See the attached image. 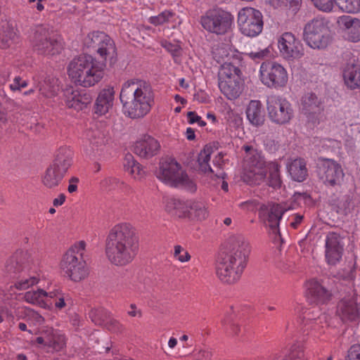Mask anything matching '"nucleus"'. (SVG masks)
I'll return each mask as SVG.
<instances>
[{
    "label": "nucleus",
    "mask_w": 360,
    "mask_h": 360,
    "mask_svg": "<svg viewBox=\"0 0 360 360\" xmlns=\"http://www.w3.org/2000/svg\"><path fill=\"white\" fill-rule=\"evenodd\" d=\"M243 149L245 153L243 181L250 184H259L266 176L264 167L265 162L261 153L252 146H244Z\"/></svg>",
    "instance_id": "11"
},
{
    "label": "nucleus",
    "mask_w": 360,
    "mask_h": 360,
    "mask_svg": "<svg viewBox=\"0 0 360 360\" xmlns=\"http://www.w3.org/2000/svg\"><path fill=\"white\" fill-rule=\"evenodd\" d=\"M146 90L148 89H150V84L148 81L138 78L134 77L127 79L122 86V90Z\"/></svg>",
    "instance_id": "38"
},
{
    "label": "nucleus",
    "mask_w": 360,
    "mask_h": 360,
    "mask_svg": "<svg viewBox=\"0 0 360 360\" xmlns=\"http://www.w3.org/2000/svg\"><path fill=\"white\" fill-rule=\"evenodd\" d=\"M288 172L295 181H302L307 176L306 163L303 159L292 160L288 165Z\"/></svg>",
    "instance_id": "32"
},
{
    "label": "nucleus",
    "mask_w": 360,
    "mask_h": 360,
    "mask_svg": "<svg viewBox=\"0 0 360 360\" xmlns=\"http://www.w3.org/2000/svg\"><path fill=\"white\" fill-rule=\"evenodd\" d=\"M319 11L330 13L333 11L336 0H311Z\"/></svg>",
    "instance_id": "48"
},
{
    "label": "nucleus",
    "mask_w": 360,
    "mask_h": 360,
    "mask_svg": "<svg viewBox=\"0 0 360 360\" xmlns=\"http://www.w3.org/2000/svg\"><path fill=\"white\" fill-rule=\"evenodd\" d=\"M344 238L335 233H330L326 238L325 257L329 265H336L342 259L344 252Z\"/></svg>",
    "instance_id": "20"
},
{
    "label": "nucleus",
    "mask_w": 360,
    "mask_h": 360,
    "mask_svg": "<svg viewBox=\"0 0 360 360\" xmlns=\"http://www.w3.org/2000/svg\"><path fill=\"white\" fill-rule=\"evenodd\" d=\"M224 96L229 100L233 101L239 96V91H224Z\"/></svg>",
    "instance_id": "63"
},
{
    "label": "nucleus",
    "mask_w": 360,
    "mask_h": 360,
    "mask_svg": "<svg viewBox=\"0 0 360 360\" xmlns=\"http://www.w3.org/2000/svg\"><path fill=\"white\" fill-rule=\"evenodd\" d=\"M113 94L112 91H101L94 107V112L98 115L106 114L112 105Z\"/></svg>",
    "instance_id": "33"
},
{
    "label": "nucleus",
    "mask_w": 360,
    "mask_h": 360,
    "mask_svg": "<svg viewBox=\"0 0 360 360\" xmlns=\"http://www.w3.org/2000/svg\"><path fill=\"white\" fill-rule=\"evenodd\" d=\"M49 302L53 304L51 309H54L56 311H62L69 308L72 304L70 295L59 288L51 289Z\"/></svg>",
    "instance_id": "28"
},
{
    "label": "nucleus",
    "mask_w": 360,
    "mask_h": 360,
    "mask_svg": "<svg viewBox=\"0 0 360 360\" xmlns=\"http://www.w3.org/2000/svg\"><path fill=\"white\" fill-rule=\"evenodd\" d=\"M103 40H108V35L103 32H92L84 39V44L96 50Z\"/></svg>",
    "instance_id": "41"
},
{
    "label": "nucleus",
    "mask_w": 360,
    "mask_h": 360,
    "mask_svg": "<svg viewBox=\"0 0 360 360\" xmlns=\"http://www.w3.org/2000/svg\"><path fill=\"white\" fill-rule=\"evenodd\" d=\"M340 22L345 28V33L348 40L352 42L360 41L359 19L345 15L340 18Z\"/></svg>",
    "instance_id": "29"
},
{
    "label": "nucleus",
    "mask_w": 360,
    "mask_h": 360,
    "mask_svg": "<svg viewBox=\"0 0 360 360\" xmlns=\"http://www.w3.org/2000/svg\"><path fill=\"white\" fill-rule=\"evenodd\" d=\"M174 257L181 263H186L191 260V256L188 252L180 245L174 247Z\"/></svg>",
    "instance_id": "47"
},
{
    "label": "nucleus",
    "mask_w": 360,
    "mask_h": 360,
    "mask_svg": "<svg viewBox=\"0 0 360 360\" xmlns=\"http://www.w3.org/2000/svg\"><path fill=\"white\" fill-rule=\"evenodd\" d=\"M345 84L350 89H360V63L353 58L346 63L342 69Z\"/></svg>",
    "instance_id": "24"
},
{
    "label": "nucleus",
    "mask_w": 360,
    "mask_h": 360,
    "mask_svg": "<svg viewBox=\"0 0 360 360\" xmlns=\"http://www.w3.org/2000/svg\"><path fill=\"white\" fill-rule=\"evenodd\" d=\"M347 360H360V345H354L350 347Z\"/></svg>",
    "instance_id": "50"
},
{
    "label": "nucleus",
    "mask_w": 360,
    "mask_h": 360,
    "mask_svg": "<svg viewBox=\"0 0 360 360\" xmlns=\"http://www.w3.org/2000/svg\"><path fill=\"white\" fill-rule=\"evenodd\" d=\"M304 295L307 299L316 303L326 302L330 297L329 292L316 280L308 281L304 285Z\"/></svg>",
    "instance_id": "25"
},
{
    "label": "nucleus",
    "mask_w": 360,
    "mask_h": 360,
    "mask_svg": "<svg viewBox=\"0 0 360 360\" xmlns=\"http://www.w3.org/2000/svg\"><path fill=\"white\" fill-rule=\"evenodd\" d=\"M11 74L10 69L6 66H0V84H4Z\"/></svg>",
    "instance_id": "52"
},
{
    "label": "nucleus",
    "mask_w": 360,
    "mask_h": 360,
    "mask_svg": "<svg viewBox=\"0 0 360 360\" xmlns=\"http://www.w3.org/2000/svg\"><path fill=\"white\" fill-rule=\"evenodd\" d=\"M293 208L292 205L285 207L278 204L263 205L260 207L259 216L264 224L271 228L274 233H276L278 232L279 221L283 214Z\"/></svg>",
    "instance_id": "18"
},
{
    "label": "nucleus",
    "mask_w": 360,
    "mask_h": 360,
    "mask_svg": "<svg viewBox=\"0 0 360 360\" xmlns=\"http://www.w3.org/2000/svg\"><path fill=\"white\" fill-rule=\"evenodd\" d=\"M315 99H316V98L314 96V94H312L311 92L309 93L308 94L307 101V99H305L304 101V106L310 107V106H311L314 104L315 105L316 104Z\"/></svg>",
    "instance_id": "61"
},
{
    "label": "nucleus",
    "mask_w": 360,
    "mask_h": 360,
    "mask_svg": "<svg viewBox=\"0 0 360 360\" xmlns=\"http://www.w3.org/2000/svg\"><path fill=\"white\" fill-rule=\"evenodd\" d=\"M338 314L344 321H354L358 316V310L354 302L342 301L338 305Z\"/></svg>",
    "instance_id": "34"
},
{
    "label": "nucleus",
    "mask_w": 360,
    "mask_h": 360,
    "mask_svg": "<svg viewBox=\"0 0 360 360\" xmlns=\"http://www.w3.org/2000/svg\"><path fill=\"white\" fill-rule=\"evenodd\" d=\"M340 8L348 13H357L360 11V0H344Z\"/></svg>",
    "instance_id": "46"
},
{
    "label": "nucleus",
    "mask_w": 360,
    "mask_h": 360,
    "mask_svg": "<svg viewBox=\"0 0 360 360\" xmlns=\"http://www.w3.org/2000/svg\"><path fill=\"white\" fill-rule=\"evenodd\" d=\"M283 360H305L304 352L300 344L295 343L290 347L289 352Z\"/></svg>",
    "instance_id": "44"
},
{
    "label": "nucleus",
    "mask_w": 360,
    "mask_h": 360,
    "mask_svg": "<svg viewBox=\"0 0 360 360\" xmlns=\"http://www.w3.org/2000/svg\"><path fill=\"white\" fill-rule=\"evenodd\" d=\"M50 290L51 289L48 287L28 290L23 295V300L29 304L51 310L53 304L49 302Z\"/></svg>",
    "instance_id": "23"
},
{
    "label": "nucleus",
    "mask_w": 360,
    "mask_h": 360,
    "mask_svg": "<svg viewBox=\"0 0 360 360\" xmlns=\"http://www.w3.org/2000/svg\"><path fill=\"white\" fill-rule=\"evenodd\" d=\"M318 173L322 181L331 186L340 184L344 177L341 166L330 159L320 162Z\"/></svg>",
    "instance_id": "21"
},
{
    "label": "nucleus",
    "mask_w": 360,
    "mask_h": 360,
    "mask_svg": "<svg viewBox=\"0 0 360 360\" xmlns=\"http://www.w3.org/2000/svg\"><path fill=\"white\" fill-rule=\"evenodd\" d=\"M115 182H116V179L111 177V176L105 177L101 181L100 186L102 188L106 189V188H110Z\"/></svg>",
    "instance_id": "55"
},
{
    "label": "nucleus",
    "mask_w": 360,
    "mask_h": 360,
    "mask_svg": "<svg viewBox=\"0 0 360 360\" xmlns=\"http://www.w3.org/2000/svg\"><path fill=\"white\" fill-rule=\"evenodd\" d=\"M266 105L269 117L276 124H287L294 116L291 104L285 98L275 96H269Z\"/></svg>",
    "instance_id": "15"
},
{
    "label": "nucleus",
    "mask_w": 360,
    "mask_h": 360,
    "mask_svg": "<svg viewBox=\"0 0 360 360\" xmlns=\"http://www.w3.org/2000/svg\"><path fill=\"white\" fill-rule=\"evenodd\" d=\"M40 281V275L38 273L29 274L27 276L20 278L15 283V288L19 290H27Z\"/></svg>",
    "instance_id": "37"
},
{
    "label": "nucleus",
    "mask_w": 360,
    "mask_h": 360,
    "mask_svg": "<svg viewBox=\"0 0 360 360\" xmlns=\"http://www.w3.org/2000/svg\"><path fill=\"white\" fill-rule=\"evenodd\" d=\"M139 240L135 228L129 223L122 222L112 226L107 236L105 255L108 262L123 266L135 258Z\"/></svg>",
    "instance_id": "1"
},
{
    "label": "nucleus",
    "mask_w": 360,
    "mask_h": 360,
    "mask_svg": "<svg viewBox=\"0 0 360 360\" xmlns=\"http://www.w3.org/2000/svg\"><path fill=\"white\" fill-rule=\"evenodd\" d=\"M160 144L156 139L149 135L142 136L134 144V152L141 157L153 155L159 149Z\"/></svg>",
    "instance_id": "26"
},
{
    "label": "nucleus",
    "mask_w": 360,
    "mask_h": 360,
    "mask_svg": "<svg viewBox=\"0 0 360 360\" xmlns=\"http://www.w3.org/2000/svg\"><path fill=\"white\" fill-rule=\"evenodd\" d=\"M238 24L242 34L254 37L261 33L263 20L261 12L251 7H245L238 14Z\"/></svg>",
    "instance_id": "13"
},
{
    "label": "nucleus",
    "mask_w": 360,
    "mask_h": 360,
    "mask_svg": "<svg viewBox=\"0 0 360 360\" xmlns=\"http://www.w3.org/2000/svg\"><path fill=\"white\" fill-rule=\"evenodd\" d=\"M193 98L200 103H207L209 101V97L205 91H197L193 95Z\"/></svg>",
    "instance_id": "56"
},
{
    "label": "nucleus",
    "mask_w": 360,
    "mask_h": 360,
    "mask_svg": "<svg viewBox=\"0 0 360 360\" xmlns=\"http://www.w3.org/2000/svg\"><path fill=\"white\" fill-rule=\"evenodd\" d=\"M31 44L37 53L44 56H55L63 49V41L57 34H51L42 26H37L32 37Z\"/></svg>",
    "instance_id": "10"
},
{
    "label": "nucleus",
    "mask_w": 360,
    "mask_h": 360,
    "mask_svg": "<svg viewBox=\"0 0 360 360\" xmlns=\"http://www.w3.org/2000/svg\"><path fill=\"white\" fill-rule=\"evenodd\" d=\"M79 183V179L76 176H72L69 180V185L68 191L69 193H72L77 190V184Z\"/></svg>",
    "instance_id": "53"
},
{
    "label": "nucleus",
    "mask_w": 360,
    "mask_h": 360,
    "mask_svg": "<svg viewBox=\"0 0 360 360\" xmlns=\"http://www.w3.org/2000/svg\"><path fill=\"white\" fill-rule=\"evenodd\" d=\"M245 267V255L240 250L231 251L219 257L216 264L217 277L224 283H233Z\"/></svg>",
    "instance_id": "5"
},
{
    "label": "nucleus",
    "mask_w": 360,
    "mask_h": 360,
    "mask_svg": "<svg viewBox=\"0 0 360 360\" xmlns=\"http://www.w3.org/2000/svg\"><path fill=\"white\" fill-rule=\"evenodd\" d=\"M17 316L25 319L30 328H36L37 330V327L41 325L44 321V317L39 312L28 307L19 308L17 311Z\"/></svg>",
    "instance_id": "30"
},
{
    "label": "nucleus",
    "mask_w": 360,
    "mask_h": 360,
    "mask_svg": "<svg viewBox=\"0 0 360 360\" xmlns=\"http://www.w3.org/2000/svg\"><path fill=\"white\" fill-rule=\"evenodd\" d=\"M278 47L281 56L290 61L300 59L304 55L301 41L291 32H285L278 38Z\"/></svg>",
    "instance_id": "16"
},
{
    "label": "nucleus",
    "mask_w": 360,
    "mask_h": 360,
    "mask_svg": "<svg viewBox=\"0 0 360 360\" xmlns=\"http://www.w3.org/2000/svg\"><path fill=\"white\" fill-rule=\"evenodd\" d=\"M72 164V154L69 148H60L59 154L46 169L41 177L43 185L53 188L59 185Z\"/></svg>",
    "instance_id": "8"
},
{
    "label": "nucleus",
    "mask_w": 360,
    "mask_h": 360,
    "mask_svg": "<svg viewBox=\"0 0 360 360\" xmlns=\"http://www.w3.org/2000/svg\"><path fill=\"white\" fill-rule=\"evenodd\" d=\"M123 113L132 119L143 117L153 104L152 91H120Z\"/></svg>",
    "instance_id": "6"
},
{
    "label": "nucleus",
    "mask_w": 360,
    "mask_h": 360,
    "mask_svg": "<svg viewBox=\"0 0 360 360\" xmlns=\"http://www.w3.org/2000/svg\"><path fill=\"white\" fill-rule=\"evenodd\" d=\"M161 46L168 52H169L173 57L179 56L181 54V46L178 41H169L166 39L160 41Z\"/></svg>",
    "instance_id": "45"
},
{
    "label": "nucleus",
    "mask_w": 360,
    "mask_h": 360,
    "mask_svg": "<svg viewBox=\"0 0 360 360\" xmlns=\"http://www.w3.org/2000/svg\"><path fill=\"white\" fill-rule=\"evenodd\" d=\"M242 209L246 210L248 211H254L255 209V204L252 201H247L240 203V205Z\"/></svg>",
    "instance_id": "60"
},
{
    "label": "nucleus",
    "mask_w": 360,
    "mask_h": 360,
    "mask_svg": "<svg viewBox=\"0 0 360 360\" xmlns=\"http://www.w3.org/2000/svg\"><path fill=\"white\" fill-rule=\"evenodd\" d=\"M259 77L261 82L269 88L283 87L288 82L286 70L274 61H265L261 64Z\"/></svg>",
    "instance_id": "14"
},
{
    "label": "nucleus",
    "mask_w": 360,
    "mask_h": 360,
    "mask_svg": "<svg viewBox=\"0 0 360 360\" xmlns=\"http://www.w3.org/2000/svg\"><path fill=\"white\" fill-rule=\"evenodd\" d=\"M328 20L317 16L308 22L304 28V39L312 49H324L329 44L330 30Z\"/></svg>",
    "instance_id": "9"
},
{
    "label": "nucleus",
    "mask_w": 360,
    "mask_h": 360,
    "mask_svg": "<svg viewBox=\"0 0 360 360\" xmlns=\"http://www.w3.org/2000/svg\"><path fill=\"white\" fill-rule=\"evenodd\" d=\"M220 90H236L241 83L240 70L231 63H224L218 72Z\"/></svg>",
    "instance_id": "19"
},
{
    "label": "nucleus",
    "mask_w": 360,
    "mask_h": 360,
    "mask_svg": "<svg viewBox=\"0 0 360 360\" xmlns=\"http://www.w3.org/2000/svg\"><path fill=\"white\" fill-rule=\"evenodd\" d=\"M86 243L79 240L72 245L63 254L59 267L70 279L77 282L88 275V269L83 259Z\"/></svg>",
    "instance_id": "3"
},
{
    "label": "nucleus",
    "mask_w": 360,
    "mask_h": 360,
    "mask_svg": "<svg viewBox=\"0 0 360 360\" xmlns=\"http://www.w3.org/2000/svg\"><path fill=\"white\" fill-rule=\"evenodd\" d=\"M188 122L190 124L197 123L200 127H204L206 125V122L202 120L201 117L198 115L194 112H188L187 114Z\"/></svg>",
    "instance_id": "49"
},
{
    "label": "nucleus",
    "mask_w": 360,
    "mask_h": 360,
    "mask_svg": "<svg viewBox=\"0 0 360 360\" xmlns=\"http://www.w3.org/2000/svg\"><path fill=\"white\" fill-rule=\"evenodd\" d=\"M32 345L39 348L53 347L58 350L65 344L63 334L52 328H46L39 333V335L31 341Z\"/></svg>",
    "instance_id": "22"
},
{
    "label": "nucleus",
    "mask_w": 360,
    "mask_h": 360,
    "mask_svg": "<svg viewBox=\"0 0 360 360\" xmlns=\"http://www.w3.org/2000/svg\"><path fill=\"white\" fill-rule=\"evenodd\" d=\"M86 143L84 153L89 158H96L101 153L108 142L107 133L104 129L91 128L86 134Z\"/></svg>",
    "instance_id": "17"
},
{
    "label": "nucleus",
    "mask_w": 360,
    "mask_h": 360,
    "mask_svg": "<svg viewBox=\"0 0 360 360\" xmlns=\"http://www.w3.org/2000/svg\"><path fill=\"white\" fill-rule=\"evenodd\" d=\"M18 328L22 331H27L30 334H37L38 330L36 328H32L29 327L28 323L25 322H21L18 325Z\"/></svg>",
    "instance_id": "57"
},
{
    "label": "nucleus",
    "mask_w": 360,
    "mask_h": 360,
    "mask_svg": "<svg viewBox=\"0 0 360 360\" xmlns=\"http://www.w3.org/2000/svg\"><path fill=\"white\" fill-rule=\"evenodd\" d=\"M127 314L131 317L139 318H140L142 316L141 311L137 309L136 306L134 304H130L129 309L127 311Z\"/></svg>",
    "instance_id": "54"
},
{
    "label": "nucleus",
    "mask_w": 360,
    "mask_h": 360,
    "mask_svg": "<svg viewBox=\"0 0 360 360\" xmlns=\"http://www.w3.org/2000/svg\"><path fill=\"white\" fill-rule=\"evenodd\" d=\"M65 201V195L64 194H60L58 197L53 199V205L56 207L62 205Z\"/></svg>",
    "instance_id": "62"
},
{
    "label": "nucleus",
    "mask_w": 360,
    "mask_h": 360,
    "mask_svg": "<svg viewBox=\"0 0 360 360\" xmlns=\"http://www.w3.org/2000/svg\"><path fill=\"white\" fill-rule=\"evenodd\" d=\"M246 115L252 124L255 126L262 125L264 122V114L260 102L251 101L248 106Z\"/></svg>",
    "instance_id": "31"
},
{
    "label": "nucleus",
    "mask_w": 360,
    "mask_h": 360,
    "mask_svg": "<svg viewBox=\"0 0 360 360\" xmlns=\"http://www.w3.org/2000/svg\"><path fill=\"white\" fill-rule=\"evenodd\" d=\"M105 67L90 55H81L73 58L68 66L71 81L83 87H91L101 81Z\"/></svg>",
    "instance_id": "2"
},
{
    "label": "nucleus",
    "mask_w": 360,
    "mask_h": 360,
    "mask_svg": "<svg viewBox=\"0 0 360 360\" xmlns=\"http://www.w3.org/2000/svg\"><path fill=\"white\" fill-rule=\"evenodd\" d=\"M157 176L167 185L181 188L190 192H194L196 190V185L193 180L174 160L162 162Z\"/></svg>",
    "instance_id": "7"
},
{
    "label": "nucleus",
    "mask_w": 360,
    "mask_h": 360,
    "mask_svg": "<svg viewBox=\"0 0 360 360\" xmlns=\"http://www.w3.org/2000/svg\"><path fill=\"white\" fill-rule=\"evenodd\" d=\"M185 135L186 139L189 141H193L195 138V131L191 127L186 129Z\"/></svg>",
    "instance_id": "64"
},
{
    "label": "nucleus",
    "mask_w": 360,
    "mask_h": 360,
    "mask_svg": "<svg viewBox=\"0 0 360 360\" xmlns=\"http://www.w3.org/2000/svg\"><path fill=\"white\" fill-rule=\"evenodd\" d=\"M174 17V14L172 12L169 11H164L158 15L150 17L148 22L155 26H158L172 22Z\"/></svg>",
    "instance_id": "43"
},
{
    "label": "nucleus",
    "mask_w": 360,
    "mask_h": 360,
    "mask_svg": "<svg viewBox=\"0 0 360 360\" xmlns=\"http://www.w3.org/2000/svg\"><path fill=\"white\" fill-rule=\"evenodd\" d=\"M57 82L58 80L56 79L53 77H49L44 81V84L40 87V90H41L42 89H46L48 88L53 89L55 88V84L57 83Z\"/></svg>",
    "instance_id": "58"
},
{
    "label": "nucleus",
    "mask_w": 360,
    "mask_h": 360,
    "mask_svg": "<svg viewBox=\"0 0 360 360\" xmlns=\"http://www.w3.org/2000/svg\"><path fill=\"white\" fill-rule=\"evenodd\" d=\"M17 37L15 30L8 23H4L0 30V49L10 47Z\"/></svg>",
    "instance_id": "35"
},
{
    "label": "nucleus",
    "mask_w": 360,
    "mask_h": 360,
    "mask_svg": "<svg viewBox=\"0 0 360 360\" xmlns=\"http://www.w3.org/2000/svg\"><path fill=\"white\" fill-rule=\"evenodd\" d=\"M27 82L22 79L20 77H15L13 82L10 85L11 90H20V89L26 88Z\"/></svg>",
    "instance_id": "51"
},
{
    "label": "nucleus",
    "mask_w": 360,
    "mask_h": 360,
    "mask_svg": "<svg viewBox=\"0 0 360 360\" xmlns=\"http://www.w3.org/2000/svg\"><path fill=\"white\" fill-rule=\"evenodd\" d=\"M65 103L68 108L81 110L91 101V96L88 91H66Z\"/></svg>",
    "instance_id": "27"
},
{
    "label": "nucleus",
    "mask_w": 360,
    "mask_h": 360,
    "mask_svg": "<svg viewBox=\"0 0 360 360\" xmlns=\"http://www.w3.org/2000/svg\"><path fill=\"white\" fill-rule=\"evenodd\" d=\"M233 16L226 11L214 8L207 11L200 18L202 27L208 32L224 35L231 30Z\"/></svg>",
    "instance_id": "12"
},
{
    "label": "nucleus",
    "mask_w": 360,
    "mask_h": 360,
    "mask_svg": "<svg viewBox=\"0 0 360 360\" xmlns=\"http://www.w3.org/2000/svg\"><path fill=\"white\" fill-rule=\"evenodd\" d=\"M269 170V184L270 186L277 188L281 186V181L279 174V166L277 163L270 162L267 165Z\"/></svg>",
    "instance_id": "42"
},
{
    "label": "nucleus",
    "mask_w": 360,
    "mask_h": 360,
    "mask_svg": "<svg viewBox=\"0 0 360 360\" xmlns=\"http://www.w3.org/2000/svg\"><path fill=\"white\" fill-rule=\"evenodd\" d=\"M124 167L125 170L135 179H141L145 174L142 167L135 160L134 158L131 154H127L125 155Z\"/></svg>",
    "instance_id": "36"
},
{
    "label": "nucleus",
    "mask_w": 360,
    "mask_h": 360,
    "mask_svg": "<svg viewBox=\"0 0 360 360\" xmlns=\"http://www.w3.org/2000/svg\"><path fill=\"white\" fill-rule=\"evenodd\" d=\"M165 209L179 217L186 218L194 222H201L210 216L207 203L201 200H181L174 197L166 198Z\"/></svg>",
    "instance_id": "4"
},
{
    "label": "nucleus",
    "mask_w": 360,
    "mask_h": 360,
    "mask_svg": "<svg viewBox=\"0 0 360 360\" xmlns=\"http://www.w3.org/2000/svg\"><path fill=\"white\" fill-rule=\"evenodd\" d=\"M212 153V148L206 146L200 151L198 155V162L199 168L202 172L207 173L212 172V169L210 165V160Z\"/></svg>",
    "instance_id": "39"
},
{
    "label": "nucleus",
    "mask_w": 360,
    "mask_h": 360,
    "mask_svg": "<svg viewBox=\"0 0 360 360\" xmlns=\"http://www.w3.org/2000/svg\"><path fill=\"white\" fill-rule=\"evenodd\" d=\"M96 51L101 58L106 60L108 56L115 54L116 48L114 41L108 36V40H103L101 45L96 49Z\"/></svg>",
    "instance_id": "40"
},
{
    "label": "nucleus",
    "mask_w": 360,
    "mask_h": 360,
    "mask_svg": "<svg viewBox=\"0 0 360 360\" xmlns=\"http://www.w3.org/2000/svg\"><path fill=\"white\" fill-rule=\"evenodd\" d=\"M269 51L267 49H264L259 51L250 52L249 56L252 59L263 58L267 56Z\"/></svg>",
    "instance_id": "59"
}]
</instances>
